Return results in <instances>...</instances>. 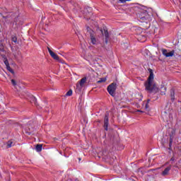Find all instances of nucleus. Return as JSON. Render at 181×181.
<instances>
[{"instance_id":"f257e3e1","label":"nucleus","mask_w":181,"mask_h":181,"mask_svg":"<svg viewBox=\"0 0 181 181\" xmlns=\"http://www.w3.org/2000/svg\"><path fill=\"white\" fill-rule=\"evenodd\" d=\"M144 86L146 88V91L150 93V94H156V93H159L160 91L161 95H165L166 94V87L165 86L161 85L160 88L156 86V83L153 82V72L152 71H150V75L147 79V81L144 83Z\"/></svg>"},{"instance_id":"f03ea898","label":"nucleus","mask_w":181,"mask_h":181,"mask_svg":"<svg viewBox=\"0 0 181 181\" xmlns=\"http://www.w3.org/2000/svg\"><path fill=\"white\" fill-rule=\"evenodd\" d=\"M138 18H139L140 22H145L151 19V15L148 13L147 11L143 10L137 14Z\"/></svg>"},{"instance_id":"7ed1b4c3","label":"nucleus","mask_w":181,"mask_h":181,"mask_svg":"<svg viewBox=\"0 0 181 181\" xmlns=\"http://www.w3.org/2000/svg\"><path fill=\"white\" fill-rule=\"evenodd\" d=\"M117 90V83H111L107 86V92L112 97H115V91Z\"/></svg>"},{"instance_id":"20e7f679","label":"nucleus","mask_w":181,"mask_h":181,"mask_svg":"<svg viewBox=\"0 0 181 181\" xmlns=\"http://www.w3.org/2000/svg\"><path fill=\"white\" fill-rule=\"evenodd\" d=\"M102 35H104L105 39V42L106 45H108V40H110V34L108 33V30L104 28L103 30H100Z\"/></svg>"},{"instance_id":"39448f33","label":"nucleus","mask_w":181,"mask_h":181,"mask_svg":"<svg viewBox=\"0 0 181 181\" xmlns=\"http://www.w3.org/2000/svg\"><path fill=\"white\" fill-rule=\"evenodd\" d=\"M161 52L163 56H165V57H173V56H175V50L168 52V49H163Z\"/></svg>"},{"instance_id":"423d86ee","label":"nucleus","mask_w":181,"mask_h":181,"mask_svg":"<svg viewBox=\"0 0 181 181\" xmlns=\"http://www.w3.org/2000/svg\"><path fill=\"white\" fill-rule=\"evenodd\" d=\"M108 125H110L108 114H105L103 123V128L105 131H108Z\"/></svg>"},{"instance_id":"0eeeda50","label":"nucleus","mask_w":181,"mask_h":181,"mask_svg":"<svg viewBox=\"0 0 181 181\" xmlns=\"http://www.w3.org/2000/svg\"><path fill=\"white\" fill-rule=\"evenodd\" d=\"M47 49H48V52H49L51 57H52V59H54V60H60V58L59 57L58 54H57L53 51H52V49H50L49 47H47Z\"/></svg>"},{"instance_id":"6e6552de","label":"nucleus","mask_w":181,"mask_h":181,"mask_svg":"<svg viewBox=\"0 0 181 181\" xmlns=\"http://www.w3.org/2000/svg\"><path fill=\"white\" fill-rule=\"evenodd\" d=\"M170 169H172V165H169L161 173L162 176H168L169 175V172L170 171Z\"/></svg>"},{"instance_id":"1a4fd4ad","label":"nucleus","mask_w":181,"mask_h":181,"mask_svg":"<svg viewBox=\"0 0 181 181\" xmlns=\"http://www.w3.org/2000/svg\"><path fill=\"white\" fill-rule=\"evenodd\" d=\"M175 88H171L170 90V98H171V101L173 103V101H175Z\"/></svg>"},{"instance_id":"9d476101","label":"nucleus","mask_w":181,"mask_h":181,"mask_svg":"<svg viewBox=\"0 0 181 181\" xmlns=\"http://www.w3.org/2000/svg\"><path fill=\"white\" fill-rule=\"evenodd\" d=\"M87 81V77H83L82 78L80 81H79V86L81 87H83V86H84V84H86V82Z\"/></svg>"},{"instance_id":"9b49d317","label":"nucleus","mask_w":181,"mask_h":181,"mask_svg":"<svg viewBox=\"0 0 181 181\" xmlns=\"http://www.w3.org/2000/svg\"><path fill=\"white\" fill-rule=\"evenodd\" d=\"M90 42L92 43V45L97 44V39H95L94 34H91V35H90Z\"/></svg>"},{"instance_id":"f8f14e48","label":"nucleus","mask_w":181,"mask_h":181,"mask_svg":"<svg viewBox=\"0 0 181 181\" xmlns=\"http://www.w3.org/2000/svg\"><path fill=\"white\" fill-rule=\"evenodd\" d=\"M168 131H171L170 134V136H173V139L175 134H176V129H175L173 128H170L168 129Z\"/></svg>"},{"instance_id":"ddd939ff","label":"nucleus","mask_w":181,"mask_h":181,"mask_svg":"<svg viewBox=\"0 0 181 181\" xmlns=\"http://www.w3.org/2000/svg\"><path fill=\"white\" fill-rule=\"evenodd\" d=\"M42 148H43V144H37L35 149L37 152H42Z\"/></svg>"},{"instance_id":"4468645a","label":"nucleus","mask_w":181,"mask_h":181,"mask_svg":"<svg viewBox=\"0 0 181 181\" xmlns=\"http://www.w3.org/2000/svg\"><path fill=\"white\" fill-rule=\"evenodd\" d=\"M6 145H7V148H12V146H13V145H15V144L13 143V141L10 140V141H7Z\"/></svg>"},{"instance_id":"2eb2a0df","label":"nucleus","mask_w":181,"mask_h":181,"mask_svg":"<svg viewBox=\"0 0 181 181\" xmlns=\"http://www.w3.org/2000/svg\"><path fill=\"white\" fill-rule=\"evenodd\" d=\"M172 144H173V137L172 136H170V142H169V151H170L172 149Z\"/></svg>"},{"instance_id":"dca6fc26","label":"nucleus","mask_w":181,"mask_h":181,"mask_svg":"<svg viewBox=\"0 0 181 181\" xmlns=\"http://www.w3.org/2000/svg\"><path fill=\"white\" fill-rule=\"evenodd\" d=\"M86 30L90 33V36H91V35H94V31H93L90 27H87Z\"/></svg>"},{"instance_id":"f3484780","label":"nucleus","mask_w":181,"mask_h":181,"mask_svg":"<svg viewBox=\"0 0 181 181\" xmlns=\"http://www.w3.org/2000/svg\"><path fill=\"white\" fill-rule=\"evenodd\" d=\"M6 69L12 74H15V71H13V69H12V68H11V66L9 65L8 66H6Z\"/></svg>"},{"instance_id":"a211bd4d","label":"nucleus","mask_w":181,"mask_h":181,"mask_svg":"<svg viewBox=\"0 0 181 181\" xmlns=\"http://www.w3.org/2000/svg\"><path fill=\"white\" fill-rule=\"evenodd\" d=\"M107 81V78H101L100 80L98 81V83L100 84V83H105Z\"/></svg>"},{"instance_id":"6ab92c4d","label":"nucleus","mask_w":181,"mask_h":181,"mask_svg":"<svg viewBox=\"0 0 181 181\" xmlns=\"http://www.w3.org/2000/svg\"><path fill=\"white\" fill-rule=\"evenodd\" d=\"M66 95L67 97H70L71 95H73V90H69L66 93Z\"/></svg>"},{"instance_id":"aec40b11","label":"nucleus","mask_w":181,"mask_h":181,"mask_svg":"<svg viewBox=\"0 0 181 181\" xmlns=\"http://www.w3.org/2000/svg\"><path fill=\"white\" fill-rule=\"evenodd\" d=\"M88 9L90 11V12L88 13V17L90 18V16L93 15V13H91L92 8L88 7Z\"/></svg>"},{"instance_id":"412c9836","label":"nucleus","mask_w":181,"mask_h":181,"mask_svg":"<svg viewBox=\"0 0 181 181\" xmlns=\"http://www.w3.org/2000/svg\"><path fill=\"white\" fill-rule=\"evenodd\" d=\"M11 40L14 43H16V42H18V38L16 36H13V37H12Z\"/></svg>"},{"instance_id":"4be33fe9","label":"nucleus","mask_w":181,"mask_h":181,"mask_svg":"<svg viewBox=\"0 0 181 181\" xmlns=\"http://www.w3.org/2000/svg\"><path fill=\"white\" fill-rule=\"evenodd\" d=\"M4 64H5L6 67H8V66H9V62L8 61L7 59H6L4 60Z\"/></svg>"},{"instance_id":"5701e85b","label":"nucleus","mask_w":181,"mask_h":181,"mask_svg":"<svg viewBox=\"0 0 181 181\" xmlns=\"http://www.w3.org/2000/svg\"><path fill=\"white\" fill-rule=\"evenodd\" d=\"M11 83L14 87H16V81L15 79H11Z\"/></svg>"},{"instance_id":"b1692460","label":"nucleus","mask_w":181,"mask_h":181,"mask_svg":"<svg viewBox=\"0 0 181 181\" xmlns=\"http://www.w3.org/2000/svg\"><path fill=\"white\" fill-rule=\"evenodd\" d=\"M145 108L146 110H148V108H149V105H148V103H146Z\"/></svg>"},{"instance_id":"393cba45","label":"nucleus","mask_w":181,"mask_h":181,"mask_svg":"<svg viewBox=\"0 0 181 181\" xmlns=\"http://www.w3.org/2000/svg\"><path fill=\"white\" fill-rule=\"evenodd\" d=\"M28 128L29 131L33 129V127L28 126Z\"/></svg>"},{"instance_id":"a878e982","label":"nucleus","mask_w":181,"mask_h":181,"mask_svg":"<svg viewBox=\"0 0 181 181\" xmlns=\"http://www.w3.org/2000/svg\"><path fill=\"white\" fill-rule=\"evenodd\" d=\"M149 103H151V99H148V100H147V103H147V104H149Z\"/></svg>"},{"instance_id":"bb28decb","label":"nucleus","mask_w":181,"mask_h":181,"mask_svg":"<svg viewBox=\"0 0 181 181\" xmlns=\"http://www.w3.org/2000/svg\"><path fill=\"white\" fill-rule=\"evenodd\" d=\"M34 100H35V104L36 105V98H34Z\"/></svg>"},{"instance_id":"cd10ccee","label":"nucleus","mask_w":181,"mask_h":181,"mask_svg":"<svg viewBox=\"0 0 181 181\" xmlns=\"http://www.w3.org/2000/svg\"><path fill=\"white\" fill-rule=\"evenodd\" d=\"M78 86H79L78 84L76 85L77 88H78Z\"/></svg>"},{"instance_id":"c85d7f7f","label":"nucleus","mask_w":181,"mask_h":181,"mask_svg":"<svg viewBox=\"0 0 181 181\" xmlns=\"http://www.w3.org/2000/svg\"><path fill=\"white\" fill-rule=\"evenodd\" d=\"M139 112H141V110H138Z\"/></svg>"}]
</instances>
